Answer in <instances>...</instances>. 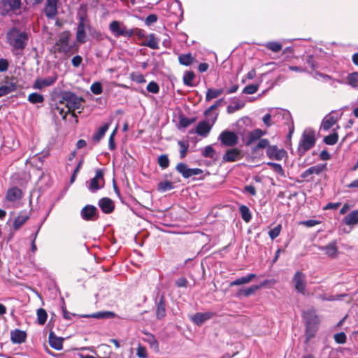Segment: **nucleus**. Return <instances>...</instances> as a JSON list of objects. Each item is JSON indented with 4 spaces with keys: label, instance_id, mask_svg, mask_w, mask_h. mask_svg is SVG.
I'll return each mask as SVG.
<instances>
[{
    "label": "nucleus",
    "instance_id": "5fc2aeb1",
    "mask_svg": "<svg viewBox=\"0 0 358 358\" xmlns=\"http://www.w3.org/2000/svg\"><path fill=\"white\" fill-rule=\"evenodd\" d=\"M90 90L92 92L93 94L96 95L101 94L102 93V86L101 84L99 82H95L94 83L91 87Z\"/></svg>",
    "mask_w": 358,
    "mask_h": 358
},
{
    "label": "nucleus",
    "instance_id": "3c124183",
    "mask_svg": "<svg viewBox=\"0 0 358 358\" xmlns=\"http://www.w3.org/2000/svg\"><path fill=\"white\" fill-rule=\"evenodd\" d=\"M281 229H282L281 224H278L273 229H271L268 231L269 237L272 240H274L275 238H277L280 235Z\"/></svg>",
    "mask_w": 358,
    "mask_h": 358
},
{
    "label": "nucleus",
    "instance_id": "052dcab7",
    "mask_svg": "<svg viewBox=\"0 0 358 358\" xmlns=\"http://www.w3.org/2000/svg\"><path fill=\"white\" fill-rule=\"evenodd\" d=\"M202 155L205 157L213 158L215 155V150L211 145H208L203 150Z\"/></svg>",
    "mask_w": 358,
    "mask_h": 358
},
{
    "label": "nucleus",
    "instance_id": "f257e3e1",
    "mask_svg": "<svg viewBox=\"0 0 358 358\" xmlns=\"http://www.w3.org/2000/svg\"><path fill=\"white\" fill-rule=\"evenodd\" d=\"M6 39L13 51L22 52L27 45L29 36L26 31L13 27L7 32Z\"/></svg>",
    "mask_w": 358,
    "mask_h": 358
},
{
    "label": "nucleus",
    "instance_id": "2eb2a0df",
    "mask_svg": "<svg viewBox=\"0 0 358 358\" xmlns=\"http://www.w3.org/2000/svg\"><path fill=\"white\" fill-rule=\"evenodd\" d=\"M286 155L284 149H278L276 145H271L266 149V155L271 159L282 160Z\"/></svg>",
    "mask_w": 358,
    "mask_h": 358
},
{
    "label": "nucleus",
    "instance_id": "2f4dec72",
    "mask_svg": "<svg viewBox=\"0 0 358 358\" xmlns=\"http://www.w3.org/2000/svg\"><path fill=\"white\" fill-rule=\"evenodd\" d=\"M255 277H256L255 274H253V273L249 274L246 276H244V277H242L240 278H237L236 280L231 282L229 284V286L233 287V286L247 284V283L250 282Z\"/></svg>",
    "mask_w": 358,
    "mask_h": 358
},
{
    "label": "nucleus",
    "instance_id": "de8ad7c7",
    "mask_svg": "<svg viewBox=\"0 0 358 358\" xmlns=\"http://www.w3.org/2000/svg\"><path fill=\"white\" fill-rule=\"evenodd\" d=\"M47 313L43 308L37 310V320L39 324H44L47 320Z\"/></svg>",
    "mask_w": 358,
    "mask_h": 358
},
{
    "label": "nucleus",
    "instance_id": "09e8293b",
    "mask_svg": "<svg viewBox=\"0 0 358 358\" xmlns=\"http://www.w3.org/2000/svg\"><path fill=\"white\" fill-rule=\"evenodd\" d=\"M158 164L162 169H166L169 165V159L166 155H162L158 157Z\"/></svg>",
    "mask_w": 358,
    "mask_h": 358
},
{
    "label": "nucleus",
    "instance_id": "393cba45",
    "mask_svg": "<svg viewBox=\"0 0 358 358\" xmlns=\"http://www.w3.org/2000/svg\"><path fill=\"white\" fill-rule=\"evenodd\" d=\"M17 90V85L14 82L7 81L0 86V97L7 95Z\"/></svg>",
    "mask_w": 358,
    "mask_h": 358
},
{
    "label": "nucleus",
    "instance_id": "cd10ccee",
    "mask_svg": "<svg viewBox=\"0 0 358 358\" xmlns=\"http://www.w3.org/2000/svg\"><path fill=\"white\" fill-rule=\"evenodd\" d=\"M45 13L50 18L55 17L57 13V0H47Z\"/></svg>",
    "mask_w": 358,
    "mask_h": 358
},
{
    "label": "nucleus",
    "instance_id": "603ef678",
    "mask_svg": "<svg viewBox=\"0 0 358 358\" xmlns=\"http://www.w3.org/2000/svg\"><path fill=\"white\" fill-rule=\"evenodd\" d=\"M268 146H270L268 140L266 138H262L259 141L256 147L253 148V151L256 152L259 149L268 148Z\"/></svg>",
    "mask_w": 358,
    "mask_h": 358
},
{
    "label": "nucleus",
    "instance_id": "13d9d810",
    "mask_svg": "<svg viewBox=\"0 0 358 358\" xmlns=\"http://www.w3.org/2000/svg\"><path fill=\"white\" fill-rule=\"evenodd\" d=\"M334 340L338 344H343L346 342L347 337L344 332H341L334 335Z\"/></svg>",
    "mask_w": 358,
    "mask_h": 358
},
{
    "label": "nucleus",
    "instance_id": "9d476101",
    "mask_svg": "<svg viewBox=\"0 0 358 358\" xmlns=\"http://www.w3.org/2000/svg\"><path fill=\"white\" fill-rule=\"evenodd\" d=\"M176 170L183 178H189L193 176H197L203 173V170L199 168L190 169L185 163H179L176 166Z\"/></svg>",
    "mask_w": 358,
    "mask_h": 358
},
{
    "label": "nucleus",
    "instance_id": "412c9836",
    "mask_svg": "<svg viewBox=\"0 0 358 358\" xmlns=\"http://www.w3.org/2000/svg\"><path fill=\"white\" fill-rule=\"evenodd\" d=\"M22 196V192L20 189L16 187H13L8 189L6 199L8 201L14 202L21 199Z\"/></svg>",
    "mask_w": 358,
    "mask_h": 358
},
{
    "label": "nucleus",
    "instance_id": "79ce46f5",
    "mask_svg": "<svg viewBox=\"0 0 358 358\" xmlns=\"http://www.w3.org/2000/svg\"><path fill=\"white\" fill-rule=\"evenodd\" d=\"M178 60L180 64L189 66L192 63L194 58L190 53H187L180 55Z\"/></svg>",
    "mask_w": 358,
    "mask_h": 358
},
{
    "label": "nucleus",
    "instance_id": "bb28decb",
    "mask_svg": "<svg viewBox=\"0 0 358 358\" xmlns=\"http://www.w3.org/2000/svg\"><path fill=\"white\" fill-rule=\"evenodd\" d=\"M304 318L306 320V325L307 326H318L320 319L314 311H307L304 313Z\"/></svg>",
    "mask_w": 358,
    "mask_h": 358
},
{
    "label": "nucleus",
    "instance_id": "20e7f679",
    "mask_svg": "<svg viewBox=\"0 0 358 358\" xmlns=\"http://www.w3.org/2000/svg\"><path fill=\"white\" fill-rule=\"evenodd\" d=\"M83 99L78 96L73 92H64L62 94V99L59 103L65 104L66 108L69 109V111H74L79 109L81 107Z\"/></svg>",
    "mask_w": 358,
    "mask_h": 358
},
{
    "label": "nucleus",
    "instance_id": "37998d69",
    "mask_svg": "<svg viewBox=\"0 0 358 358\" xmlns=\"http://www.w3.org/2000/svg\"><path fill=\"white\" fill-rule=\"evenodd\" d=\"M28 101L33 104L41 103L44 101V97L38 93L34 92L29 95Z\"/></svg>",
    "mask_w": 358,
    "mask_h": 358
},
{
    "label": "nucleus",
    "instance_id": "5701e85b",
    "mask_svg": "<svg viewBox=\"0 0 358 358\" xmlns=\"http://www.w3.org/2000/svg\"><path fill=\"white\" fill-rule=\"evenodd\" d=\"M26 337V333L20 329H15L10 333V339L13 343H22L25 341Z\"/></svg>",
    "mask_w": 358,
    "mask_h": 358
},
{
    "label": "nucleus",
    "instance_id": "72a5a7b5",
    "mask_svg": "<svg viewBox=\"0 0 358 358\" xmlns=\"http://www.w3.org/2000/svg\"><path fill=\"white\" fill-rule=\"evenodd\" d=\"M159 39H157L153 34H151L148 36V40L143 43V45L154 50H157L159 49Z\"/></svg>",
    "mask_w": 358,
    "mask_h": 358
},
{
    "label": "nucleus",
    "instance_id": "0e129e2a",
    "mask_svg": "<svg viewBox=\"0 0 358 358\" xmlns=\"http://www.w3.org/2000/svg\"><path fill=\"white\" fill-rule=\"evenodd\" d=\"M90 34L93 38L96 39V41H99L103 39V34L100 31L96 30L95 29H93L92 27Z\"/></svg>",
    "mask_w": 358,
    "mask_h": 358
},
{
    "label": "nucleus",
    "instance_id": "864d4df0",
    "mask_svg": "<svg viewBox=\"0 0 358 358\" xmlns=\"http://www.w3.org/2000/svg\"><path fill=\"white\" fill-rule=\"evenodd\" d=\"M178 145L180 148V155L181 158H184L186 156L187 151L189 147V144L185 141H178Z\"/></svg>",
    "mask_w": 358,
    "mask_h": 358
},
{
    "label": "nucleus",
    "instance_id": "a18cd8bd",
    "mask_svg": "<svg viewBox=\"0 0 358 358\" xmlns=\"http://www.w3.org/2000/svg\"><path fill=\"white\" fill-rule=\"evenodd\" d=\"M173 189V185L171 182L168 180L162 181L158 184L157 189L159 192H164L168 190Z\"/></svg>",
    "mask_w": 358,
    "mask_h": 358
},
{
    "label": "nucleus",
    "instance_id": "f8f14e48",
    "mask_svg": "<svg viewBox=\"0 0 358 358\" xmlns=\"http://www.w3.org/2000/svg\"><path fill=\"white\" fill-rule=\"evenodd\" d=\"M104 184L103 172L101 169H97L95 176L91 179L89 189L94 192L101 188Z\"/></svg>",
    "mask_w": 358,
    "mask_h": 358
},
{
    "label": "nucleus",
    "instance_id": "a19ab883",
    "mask_svg": "<svg viewBox=\"0 0 358 358\" xmlns=\"http://www.w3.org/2000/svg\"><path fill=\"white\" fill-rule=\"evenodd\" d=\"M318 326H307L306 325V342L308 343L310 339H312L315 336L317 331Z\"/></svg>",
    "mask_w": 358,
    "mask_h": 358
},
{
    "label": "nucleus",
    "instance_id": "f704fd0d",
    "mask_svg": "<svg viewBox=\"0 0 358 358\" xmlns=\"http://www.w3.org/2000/svg\"><path fill=\"white\" fill-rule=\"evenodd\" d=\"M29 219V216L26 213L20 214L14 220L13 228L15 230L20 229Z\"/></svg>",
    "mask_w": 358,
    "mask_h": 358
},
{
    "label": "nucleus",
    "instance_id": "423d86ee",
    "mask_svg": "<svg viewBox=\"0 0 358 358\" xmlns=\"http://www.w3.org/2000/svg\"><path fill=\"white\" fill-rule=\"evenodd\" d=\"M70 33L69 31L62 32L57 42L53 46L54 52L67 53L71 50V45H69Z\"/></svg>",
    "mask_w": 358,
    "mask_h": 358
},
{
    "label": "nucleus",
    "instance_id": "49530a36",
    "mask_svg": "<svg viewBox=\"0 0 358 358\" xmlns=\"http://www.w3.org/2000/svg\"><path fill=\"white\" fill-rule=\"evenodd\" d=\"M265 46L267 49L274 52H278L282 50V45L278 42L271 41L268 42L265 44Z\"/></svg>",
    "mask_w": 358,
    "mask_h": 358
},
{
    "label": "nucleus",
    "instance_id": "c85d7f7f",
    "mask_svg": "<svg viewBox=\"0 0 358 358\" xmlns=\"http://www.w3.org/2000/svg\"><path fill=\"white\" fill-rule=\"evenodd\" d=\"M115 316V314L111 311H100L93 314L83 315L84 317H92L96 319L113 318Z\"/></svg>",
    "mask_w": 358,
    "mask_h": 358
},
{
    "label": "nucleus",
    "instance_id": "b1692460",
    "mask_svg": "<svg viewBox=\"0 0 358 358\" xmlns=\"http://www.w3.org/2000/svg\"><path fill=\"white\" fill-rule=\"evenodd\" d=\"M343 222L350 227L358 224V209L351 211L343 218Z\"/></svg>",
    "mask_w": 358,
    "mask_h": 358
},
{
    "label": "nucleus",
    "instance_id": "338daca9",
    "mask_svg": "<svg viewBox=\"0 0 358 358\" xmlns=\"http://www.w3.org/2000/svg\"><path fill=\"white\" fill-rule=\"evenodd\" d=\"M217 107L214 105V103L208 108L203 113L204 115L207 118H211L216 113H212L213 110H215Z\"/></svg>",
    "mask_w": 358,
    "mask_h": 358
},
{
    "label": "nucleus",
    "instance_id": "ddd939ff",
    "mask_svg": "<svg viewBox=\"0 0 358 358\" xmlns=\"http://www.w3.org/2000/svg\"><path fill=\"white\" fill-rule=\"evenodd\" d=\"M82 218L86 221H94L98 219L97 208L92 205L85 206L80 212Z\"/></svg>",
    "mask_w": 358,
    "mask_h": 358
},
{
    "label": "nucleus",
    "instance_id": "e433bc0d",
    "mask_svg": "<svg viewBox=\"0 0 358 358\" xmlns=\"http://www.w3.org/2000/svg\"><path fill=\"white\" fill-rule=\"evenodd\" d=\"M259 288V285H252L250 287L240 289L238 292V295L249 296L250 295L254 294L256 292V291L258 290Z\"/></svg>",
    "mask_w": 358,
    "mask_h": 358
},
{
    "label": "nucleus",
    "instance_id": "e2e57ef3",
    "mask_svg": "<svg viewBox=\"0 0 358 358\" xmlns=\"http://www.w3.org/2000/svg\"><path fill=\"white\" fill-rule=\"evenodd\" d=\"M131 78L133 81H135L137 83H145V79L141 73H132L131 75Z\"/></svg>",
    "mask_w": 358,
    "mask_h": 358
},
{
    "label": "nucleus",
    "instance_id": "f03ea898",
    "mask_svg": "<svg viewBox=\"0 0 358 358\" xmlns=\"http://www.w3.org/2000/svg\"><path fill=\"white\" fill-rule=\"evenodd\" d=\"M316 139L314 131L306 129L301 136L298 146L299 155H303L308 150L311 149L315 144Z\"/></svg>",
    "mask_w": 358,
    "mask_h": 358
},
{
    "label": "nucleus",
    "instance_id": "680f3d73",
    "mask_svg": "<svg viewBox=\"0 0 358 358\" xmlns=\"http://www.w3.org/2000/svg\"><path fill=\"white\" fill-rule=\"evenodd\" d=\"M147 336V338H145V341L150 344L151 347H157L158 343L155 338V336L151 334H145Z\"/></svg>",
    "mask_w": 358,
    "mask_h": 358
},
{
    "label": "nucleus",
    "instance_id": "4468645a",
    "mask_svg": "<svg viewBox=\"0 0 358 358\" xmlns=\"http://www.w3.org/2000/svg\"><path fill=\"white\" fill-rule=\"evenodd\" d=\"M339 119L340 117H338L334 111H331L323 118L320 129L324 131H328Z\"/></svg>",
    "mask_w": 358,
    "mask_h": 358
},
{
    "label": "nucleus",
    "instance_id": "58836bf2",
    "mask_svg": "<svg viewBox=\"0 0 358 358\" xmlns=\"http://www.w3.org/2000/svg\"><path fill=\"white\" fill-rule=\"evenodd\" d=\"M338 139V135L336 132V129H334V132L325 136L323 141L327 145H333L337 143Z\"/></svg>",
    "mask_w": 358,
    "mask_h": 358
},
{
    "label": "nucleus",
    "instance_id": "0eeeda50",
    "mask_svg": "<svg viewBox=\"0 0 358 358\" xmlns=\"http://www.w3.org/2000/svg\"><path fill=\"white\" fill-rule=\"evenodd\" d=\"M217 116L218 113H215L211 118L200 122L196 127V132L200 136H206L216 122Z\"/></svg>",
    "mask_w": 358,
    "mask_h": 358
},
{
    "label": "nucleus",
    "instance_id": "bf43d9fd",
    "mask_svg": "<svg viewBox=\"0 0 358 358\" xmlns=\"http://www.w3.org/2000/svg\"><path fill=\"white\" fill-rule=\"evenodd\" d=\"M257 90H258L257 85H249L243 89V93L246 94H255Z\"/></svg>",
    "mask_w": 358,
    "mask_h": 358
},
{
    "label": "nucleus",
    "instance_id": "c9c22d12",
    "mask_svg": "<svg viewBox=\"0 0 358 358\" xmlns=\"http://www.w3.org/2000/svg\"><path fill=\"white\" fill-rule=\"evenodd\" d=\"M239 211L241 215V218L245 222H249L252 219V215L249 208L245 205H242L239 207Z\"/></svg>",
    "mask_w": 358,
    "mask_h": 358
},
{
    "label": "nucleus",
    "instance_id": "473e14b6",
    "mask_svg": "<svg viewBox=\"0 0 358 358\" xmlns=\"http://www.w3.org/2000/svg\"><path fill=\"white\" fill-rule=\"evenodd\" d=\"M6 10H15L20 8L21 0H2Z\"/></svg>",
    "mask_w": 358,
    "mask_h": 358
},
{
    "label": "nucleus",
    "instance_id": "6ab92c4d",
    "mask_svg": "<svg viewBox=\"0 0 358 358\" xmlns=\"http://www.w3.org/2000/svg\"><path fill=\"white\" fill-rule=\"evenodd\" d=\"M98 205L103 213L106 214L112 213L115 208L113 201L107 197L101 199L98 202Z\"/></svg>",
    "mask_w": 358,
    "mask_h": 358
},
{
    "label": "nucleus",
    "instance_id": "f3484780",
    "mask_svg": "<svg viewBox=\"0 0 358 358\" xmlns=\"http://www.w3.org/2000/svg\"><path fill=\"white\" fill-rule=\"evenodd\" d=\"M243 157L241 151L237 148L228 150L223 155V161L226 162H233L240 160Z\"/></svg>",
    "mask_w": 358,
    "mask_h": 358
},
{
    "label": "nucleus",
    "instance_id": "1a4fd4ad",
    "mask_svg": "<svg viewBox=\"0 0 358 358\" xmlns=\"http://www.w3.org/2000/svg\"><path fill=\"white\" fill-rule=\"evenodd\" d=\"M327 169V164H318L309 167L305 170L301 174V178L309 181L313 180V175H320L322 172Z\"/></svg>",
    "mask_w": 358,
    "mask_h": 358
},
{
    "label": "nucleus",
    "instance_id": "4d7b16f0",
    "mask_svg": "<svg viewBox=\"0 0 358 358\" xmlns=\"http://www.w3.org/2000/svg\"><path fill=\"white\" fill-rule=\"evenodd\" d=\"M136 355L139 358H148V352L146 348L142 345L139 344L136 349Z\"/></svg>",
    "mask_w": 358,
    "mask_h": 358
},
{
    "label": "nucleus",
    "instance_id": "4c0bfd02",
    "mask_svg": "<svg viewBox=\"0 0 358 358\" xmlns=\"http://www.w3.org/2000/svg\"><path fill=\"white\" fill-rule=\"evenodd\" d=\"M195 78V74L193 71H185L183 75V83L185 85L189 87L194 86L193 80Z\"/></svg>",
    "mask_w": 358,
    "mask_h": 358
},
{
    "label": "nucleus",
    "instance_id": "aec40b11",
    "mask_svg": "<svg viewBox=\"0 0 358 358\" xmlns=\"http://www.w3.org/2000/svg\"><path fill=\"white\" fill-rule=\"evenodd\" d=\"M214 313L212 312L197 313L192 317V321L198 326L210 320Z\"/></svg>",
    "mask_w": 358,
    "mask_h": 358
},
{
    "label": "nucleus",
    "instance_id": "6e6552de",
    "mask_svg": "<svg viewBox=\"0 0 358 358\" xmlns=\"http://www.w3.org/2000/svg\"><path fill=\"white\" fill-rule=\"evenodd\" d=\"M218 139L222 145L232 147L236 145L238 141V136L233 131H223L219 136Z\"/></svg>",
    "mask_w": 358,
    "mask_h": 358
},
{
    "label": "nucleus",
    "instance_id": "4be33fe9",
    "mask_svg": "<svg viewBox=\"0 0 358 358\" xmlns=\"http://www.w3.org/2000/svg\"><path fill=\"white\" fill-rule=\"evenodd\" d=\"M50 345L57 350H61L63 348L64 338L57 337L53 332H50L48 337Z\"/></svg>",
    "mask_w": 358,
    "mask_h": 358
},
{
    "label": "nucleus",
    "instance_id": "774afa93",
    "mask_svg": "<svg viewBox=\"0 0 358 358\" xmlns=\"http://www.w3.org/2000/svg\"><path fill=\"white\" fill-rule=\"evenodd\" d=\"M8 62L6 59H0V72H4L8 70Z\"/></svg>",
    "mask_w": 358,
    "mask_h": 358
},
{
    "label": "nucleus",
    "instance_id": "a211bd4d",
    "mask_svg": "<svg viewBox=\"0 0 358 358\" xmlns=\"http://www.w3.org/2000/svg\"><path fill=\"white\" fill-rule=\"evenodd\" d=\"M57 78V76H53L43 79H37L35 80L33 87L34 89L41 90L45 87L50 86L55 83Z\"/></svg>",
    "mask_w": 358,
    "mask_h": 358
},
{
    "label": "nucleus",
    "instance_id": "6e6d98bb",
    "mask_svg": "<svg viewBox=\"0 0 358 358\" xmlns=\"http://www.w3.org/2000/svg\"><path fill=\"white\" fill-rule=\"evenodd\" d=\"M147 90L149 92H151L153 94H157L159 91V87L157 83H155L154 81H151L147 85Z\"/></svg>",
    "mask_w": 358,
    "mask_h": 358
},
{
    "label": "nucleus",
    "instance_id": "69168bd1",
    "mask_svg": "<svg viewBox=\"0 0 358 358\" xmlns=\"http://www.w3.org/2000/svg\"><path fill=\"white\" fill-rule=\"evenodd\" d=\"M157 21V16L155 14H150L147 16L145 20L146 25L150 26L152 24L155 23Z\"/></svg>",
    "mask_w": 358,
    "mask_h": 358
},
{
    "label": "nucleus",
    "instance_id": "ea45409f",
    "mask_svg": "<svg viewBox=\"0 0 358 358\" xmlns=\"http://www.w3.org/2000/svg\"><path fill=\"white\" fill-rule=\"evenodd\" d=\"M108 127L109 126L108 124H104L101 127H100L97 132H96L94 134L93 140L97 142L99 141L100 139H101L104 136L106 132L108 129Z\"/></svg>",
    "mask_w": 358,
    "mask_h": 358
},
{
    "label": "nucleus",
    "instance_id": "a878e982",
    "mask_svg": "<svg viewBox=\"0 0 358 358\" xmlns=\"http://www.w3.org/2000/svg\"><path fill=\"white\" fill-rule=\"evenodd\" d=\"M166 315L165 297L164 295L160 296L159 302L157 303L156 316L157 318L161 320Z\"/></svg>",
    "mask_w": 358,
    "mask_h": 358
},
{
    "label": "nucleus",
    "instance_id": "dca6fc26",
    "mask_svg": "<svg viewBox=\"0 0 358 358\" xmlns=\"http://www.w3.org/2000/svg\"><path fill=\"white\" fill-rule=\"evenodd\" d=\"M320 250L324 251L329 257L336 258L338 257V249L336 241H333L327 245L320 247Z\"/></svg>",
    "mask_w": 358,
    "mask_h": 358
},
{
    "label": "nucleus",
    "instance_id": "c756f323",
    "mask_svg": "<svg viewBox=\"0 0 358 358\" xmlns=\"http://www.w3.org/2000/svg\"><path fill=\"white\" fill-rule=\"evenodd\" d=\"M266 134V131H263L260 129H255L252 130L250 134H248V139L247 142V145H250L254 141L259 139L262 136H264Z\"/></svg>",
    "mask_w": 358,
    "mask_h": 358
},
{
    "label": "nucleus",
    "instance_id": "7ed1b4c3",
    "mask_svg": "<svg viewBox=\"0 0 358 358\" xmlns=\"http://www.w3.org/2000/svg\"><path fill=\"white\" fill-rule=\"evenodd\" d=\"M91 31L92 27L89 20L85 15H80L76 28V41L80 44L86 43L87 41V32L90 33Z\"/></svg>",
    "mask_w": 358,
    "mask_h": 358
},
{
    "label": "nucleus",
    "instance_id": "c03bdc74",
    "mask_svg": "<svg viewBox=\"0 0 358 358\" xmlns=\"http://www.w3.org/2000/svg\"><path fill=\"white\" fill-rule=\"evenodd\" d=\"M348 84L354 87L358 88V72H354L348 75Z\"/></svg>",
    "mask_w": 358,
    "mask_h": 358
},
{
    "label": "nucleus",
    "instance_id": "9b49d317",
    "mask_svg": "<svg viewBox=\"0 0 358 358\" xmlns=\"http://www.w3.org/2000/svg\"><path fill=\"white\" fill-rule=\"evenodd\" d=\"M294 288L298 293L304 294L306 287V277L301 271H296L293 277Z\"/></svg>",
    "mask_w": 358,
    "mask_h": 358
},
{
    "label": "nucleus",
    "instance_id": "7c9ffc66",
    "mask_svg": "<svg viewBox=\"0 0 358 358\" xmlns=\"http://www.w3.org/2000/svg\"><path fill=\"white\" fill-rule=\"evenodd\" d=\"M223 92H224V90L222 88H220V89L209 88V89H208V90L206 92L205 100H206V101L208 102V101H211L212 99L218 97Z\"/></svg>",
    "mask_w": 358,
    "mask_h": 358
},
{
    "label": "nucleus",
    "instance_id": "39448f33",
    "mask_svg": "<svg viewBox=\"0 0 358 358\" xmlns=\"http://www.w3.org/2000/svg\"><path fill=\"white\" fill-rule=\"evenodd\" d=\"M108 29L115 38H130L133 36L131 29H128L127 26L120 21H112L108 25Z\"/></svg>",
    "mask_w": 358,
    "mask_h": 358
},
{
    "label": "nucleus",
    "instance_id": "8fccbe9b",
    "mask_svg": "<svg viewBox=\"0 0 358 358\" xmlns=\"http://www.w3.org/2000/svg\"><path fill=\"white\" fill-rule=\"evenodd\" d=\"M266 164L271 166L272 169L278 174L282 176L285 175L284 170L280 164L274 162H268Z\"/></svg>",
    "mask_w": 358,
    "mask_h": 358
}]
</instances>
